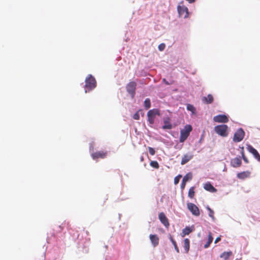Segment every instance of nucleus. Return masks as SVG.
Here are the masks:
<instances>
[{
    "label": "nucleus",
    "mask_w": 260,
    "mask_h": 260,
    "mask_svg": "<svg viewBox=\"0 0 260 260\" xmlns=\"http://www.w3.org/2000/svg\"><path fill=\"white\" fill-rule=\"evenodd\" d=\"M228 128L226 125L222 124L216 126L214 127V131L218 135L222 137H226L228 135Z\"/></svg>",
    "instance_id": "nucleus-4"
},
{
    "label": "nucleus",
    "mask_w": 260,
    "mask_h": 260,
    "mask_svg": "<svg viewBox=\"0 0 260 260\" xmlns=\"http://www.w3.org/2000/svg\"><path fill=\"white\" fill-rule=\"evenodd\" d=\"M242 158H243V159L244 161L245 162L248 163V160L247 158L245 157V156L244 155V153H243V152H242Z\"/></svg>",
    "instance_id": "nucleus-34"
},
{
    "label": "nucleus",
    "mask_w": 260,
    "mask_h": 260,
    "mask_svg": "<svg viewBox=\"0 0 260 260\" xmlns=\"http://www.w3.org/2000/svg\"><path fill=\"white\" fill-rule=\"evenodd\" d=\"M247 150L249 152L252 153L254 157L257 159L259 161H260V155L259 154L257 151L251 145H248L247 147Z\"/></svg>",
    "instance_id": "nucleus-12"
},
{
    "label": "nucleus",
    "mask_w": 260,
    "mask_h": 260,
    "mask_svg": "<svg viewBox=\"0 0 260 260\" xmlns=\"http://www.w3.org/2000/svg\"><path fill=\"white\" fill-rule=\"evenodd\" d=\"M157 115H160L159 110L157 109L150 110L147 112L148 121L150 124H152L154 123L155 118Z\"/></svg>",
    "instance_id": "nucleus-3"
},
{
    "label": "nucleus",
    "mask_w": 260,
    "mask_h": 260,
    "mask_svg": "<svg viewBox=\"0 0 260 260\" xmlns=\"http://www.w3.org/2000/svg\"><path fill=\"white\" fill-rule=\"evenodd\" d=\"M107 155V152L101 151L92 153L91 157L93 159H97L98 158H105L106 157Z\"/></svg>",
    "instance_id": "nucleus-11"
},
{
    "label": "nucleus",
    "mask_w": 260,
    "mask_h": 260,
    "mask_svg": "<svg viewBox=\"0 0 260 260\" xmlns=\"http://www.w3.org/2000/svg\"><path fill=\"white\" fill-rule=\"evenodd\" d=\"M172 244H173V245H174V246H176V245L177 244V243H176V241H173Z\"/></svg>",
    "instance_id": "nucleus-41"
},
{
    "label": "nucleus",
    "mask_w": 260,
    "mask_h": 260,
    "mask_svg": "<svg viewBox=\"0 0 260 260\" xmlns=\"http://www.w3.org/2000/svg\"><path fill=\"white\" fill-rule=\"evenodd\" d=\"M182 177L181 175H179L175 177L174 178V184H177L180 180V179Z\"/></svg>",
    "instance_id": "nucleus-30"
},
{
    "label": "nucleus",
    "mask_w": 260,
    "mask_h": 260,
    "mask_svg": "<svg viewBox=\"0 0 260 260\" xmlns=\"http://www.w3.org/2000/svg\"><path fill=\"white\" fill-rule=\"evenodd\" d=\"M137 83L134 81L129 82L126 86L127 92L131 94V97L133 99L136 93Z\"/></svg>",
    "instance_id": "nucleus-5"
},
{
    "label": "nucleus",
    "mask_w": 260,
    "mask_h": 260,
    "mask_svg": "<svg viewBox=\"0 0 260 260\" xmlns=\"http://www.w3.org/2000/svg\"><path fill=\"white\" fill-rule=\"evenodd\" d=\"M241 159L240 157L233 158L231 161L232 166L234 168L239 167L241 165Z\"/></svg>",
    "instance_id": "nucleus-14"
},
{
    "label": "nucleus",
    "mask_w": 260,
    "mask_h": 260,
    "mask_svg": "<svg viewBox=\"0 0 260 260\" xmlns=\"http://www.w3.org/2000/svg\"><path fill=\"white\" fill-rule=\"evenodd\" d=\"M204 188L211 192H216L217 191V189L209 182L204 184Z\"/></svg>",
    "instance_id": "nucleus-16"
},
{
    "label": "nucleus",
    "mask_w": 260,
    "mask_h": 260,
    "mask_svg": "<svg viewBox=\"0 0 260 260\" xmlns=\"http://www.w3.org/2000/svg\"><path fill=\"white\" fill-rule=\"evenodd\" d=\"M158 218L161 223L167 228L170 226L169 220L164 212H161L158 215Z\"/></svg>",
    "instance_id": "nucleus-10"
},
{
    "label": "nucleus",
    "mask_w": 260,
    "mask_h": 260,
    "mask_svg": "<svg viewBox=\"0 0 260 260\" xmlns=\"http://www.w3.org/2000/svg\"><path fill=\"white\" fill-rule=\"evenodd\" d=\"M184 248L186 252H188L190 247V241L187 238H186L184 240Z\"/></svg>",
    "instance_id": "nucleus-24"
},
{
    "label": "nucleus",
    "mask_w": 260,
    "mask_h": 260,
    "mask_svg": "<svg viewBox=\"0 0 260 260\" xmlns=\"http://www.w3.org/2000/svg\"><path fill=\"white\" fill-rule=\"evenodd\" d=\"M221 240V238H220V236L219 237H218L217 238H216V239L215 240V241H214V243H218L219 241H220Z\"/></svg>",
    "instance_id": "nucleus-35"
},
{
    "label": "nucleus",
    "mask_w": 260,
    "mask_h": 260,
    "mask_svg": "<svg viewBox=\"0 0 260 260\" xmlns=\"http://www.w3.org/2000/svg\"><path fill=\"white\" fill-rule=\"evenodd\" d=\"M165 47H166V45L164 43H162L161 44H160L158 48V49L160 50V51H163L165 48Z\"/></svg>",
    "instance_id": "nucleus-32"
},
{
    "label": "nucleus",
    "mask_w": 260,
    "mask_h": 260,
    "mask_svg": "<svg viewBox=\"0 0 260 260\" xmlns=\"http://www.w3.org/2000/svg\"><path fill=\"white\" fill-rule=\"evenodd\" d=\"M59 228H60V230H59V232H61V231H62V230H63V228H64V227H63V226H62V225H59Z\"/></svg>",
    "instance_id": "nucleus-39"
},
{
    "label": "nucleus",
    "mask_w": 260,
    "mask_h": 260,
    "mask_svg": "<svg viewBox=\"0 0 260 260\" xmlns=\"http://www.w3.org/2000/svg\"><path fill=\"white\" fill-rule=\"evenodd\" d=\"M193 157V155L191 154H185L182 158L181 164L182 165H185Z\"/></svg>",
    "instance_id": "nucleus-19"
},
{
    "label": "nucleus",
    "mask_w": 260,
    "mask_h": 260,
    "mask_svg": "<svg viewBox=\"0 0 260 260\" xmlns=\"http://www.w3.org/2000/svg\"><path fill=\"white\" fill-rule=\"evenodd\" d=\"M202 100L203 102L209 104H211L213 102L214 99L211 94H209L207 97H204Z\"/></svg>",
    "instance_id": "nucleus-21"
},
{
    "label": "nucleus",
    "mask_w": 260,
    "mask_h": 260,
    "mask_svg": "<svg viewBox=\"0 0 260 260\" xmlns=\"http://www.w3.org/2000/svg\"><path fill=\"white\" fill-rule=\"evenodd\" d=\"M150 241L154 247L157 246L159 244V239L157 235L150 234L149 236Z\"/></svg>",
    "instance_id": "nucleus-13"
},
{
    "label": "nucleus",
    "mask_w": 260,
    "mask_h": 260,
    "mask_svg": "<svg viewBox=\"0 0 260 260\" xmlns=\"http://www.w3.org/2000/svg\"><path fill=\"white\" fill-rule=\"evenodd\" d=\"M174 248H175L176 251H177V252L179 253V249L177 244L176 245V246H174Z\"/></svg>",
    "instance_id": "nucleus-37"
},
{
    "label": "nucleus",
    "mask_w": 260,
    "mask_h": 260,
    "mask_svg": "<svg viewBox=\"0 0 260 260\" xmlns=\"http://www.w3.org/2000/svg\"><path fill=\"white\" fill-rule=\"evenodd\" d=\"M245 135V132L241 128L238 129L235 133L233 137V141L235 142H239L241 141Z\"/></svg>",
    "instance_id": "nucleus-6"
},
{
    "label": "nucleus",
    "mask_w": 260,
    "mask_h": 260,
    "mask_svg": "<svg viewBox=\"0 0 260 260\" xmlns=\"http://www.w3.org/2000/svg\"><path fill=\"white\" fill-rule=\"evenodd\" d=\"M85 82L84 89L85 93L91 91L96 86V80L91 75H88L85 79Z\"/></svg>",
    "instance_id": "nucleus-1"
},
{
    "label": "nucleus",
    "mask_w": 260,
    "mask_h": 260,
    "mask_svg": "<svg viewBox=\"0 0 260 260\" xmlns=\"http://www.w3.org/2000/svg\"><path fill=\"white\" fill-rule=\"evenodd\" d=\"M193 227L186 226L182 230V236L184 237L185 235H189L191 232H192Z\"/></svg>",
    "instance_id": "nucleus-20"
},
{
    "label": "nucleus",
    "mask_w": 260,
    "mask_h": 260,
    "mask_svg": "<svg viewBox=\"0 0 260 260\" xmlns=\"http://www.w3.org/2000/svg\"><path fill=\"white\" fill-rule=\"evenodd\" d=\"M207 209L209 211V216L213 220H214L215 218L214 216V212L213 210H212L209 207H207Z\"/></svg>",
    "instance_id": "nucleus-28"
},
{
    "label": "nucleus",
    "mask_w": 260,
    "mask_h": 260,
    "mask_svg": "<svg viewBox=\"0 0 260 260\" xmlns=\"http://www.w3.org/2000/svg\"><path fill=\"white\" fill-rule=\"evenodd\" d=\"M194 189L195 187L194 186H192L189 188L188 192V196L189 198L192 199L194 197Z\"/></svg>",
    "instance_id": "nucleus-25"
},
{
    "label": "nucleus",
    "mask_w": 260,
    "mask_h": 260,
    "mask_svg": "<svg viewBox=\"0 0 260 260\" xmlns=\"http://www.w3.org/2000/svg\"><path fill=\"white\" fill-rule=\"evenodd\" d=\"M191 179H192V174L190 173L187 174L183 177L181 184V189H184L185 185H186V182L189 180H191Z\"/></svg>",
    "instance_id": "nucleus-15"
},
{
    "label": "nucleus",
    "mask_w": 260,
    "mask_h": 260,
    "mask_svg": "<svg viewBox=\"0 0 260 260\" xmlns=\"http://www.w3.org/2000/svg\"><path fill=\"white\" fill-rule=\"evenodd\" d=\"M150 165L155 169H158L159 167L158 163L156 161H151Z\"/></svg>",
    "instance_id": "nucleus-29"
},
{
    "label": "nucleus",
    "mask_w": 260,
    "mask_h": 260,
    "mask_svg": "<svg viewBox=\"0 0 260 260\" xmlns=\"http://www.w3.org/2000/svg\"><path fill=\"white\" fill-rule=\"evenodd\" d=\"M213 120L216 122L226 123L229 121V118L225 115L220 114L214 116Z\"/></svg>",
    "instance_id": "nucleus-9"
},
{
    "label": "nucleus",
    "mask_w": 260,
    "mask_h": 260,
    "mask_svg": "<svg viewBox=\"0 0 260 260\" xmlns=\"http://www.w3.org/2000/svg\"><path fill=\"white\" fill-rule=\"evenodd\" d=\"M133 118L135 120H139L140 119V115L138 112L134 114Z\"/></svg>",
    "instance_id": "nucleus-33"
},
{
    "label": "nucleus",
    "mask_w": 260,
    "mask_h": 260,
    "mask_svg": "<svg viewBox=\"0 0 260 260\" xmlns=\"http://www.w3.org/2000/svg\"><path fill=\"white\" fill-rule=\"evenodd\" d=\"M213 240V238L212 236V234L211 232L209 233L208 234V241L207 243L204 245V248H207L209 247L210 244L212 242Z\"/></svg>",
    "instance_id": "nucleus-23"
},
{
    "label": "nucleus",
    "mask_w": 260,
    "mask_h": 260,
    "mask_svg": "<svg viewBox=\"0 0 260 260\" xmlns=\"http://www.w3.org/2000/svg\"><path fill=\"white\" fill-rule=\"evenodd\" d=\"M164 125L162 126L164 129H170L172 128V125L170 122V119L169 117H166L164 119Z\"/></svg>",
    "instance_id": "nucleus-17"
},
{
    "label": "nucleus",
    "mask_w": 260,
    "mask_h": 260,
    "mask_svg": "<svg viewBox=\"0 0 260 260\" xmlns=\"http://www.w3.org/2000/svg\"><path fill=\"white\" fill-rule=\"evenodd\" d=\"M250 172L249 171H243L237 174V177L240 179H244L250 175Z\"/></svg>",
    "instance_id": "nucleus-18"
},
{
    "label": "nucleus",
    "mask_w": 260,
    "mask_h": 260,
    "mask_svg": "<svg viewBox=\"0 0 260 260\" xmlns=\"http://www.w3.org/2000/svg\"><path fill=\"white\" fill-rule=\"evenodd\" d=\"M177 11L180 17L186 18L188 17V8L184 6H178L177 7Z\"/></svg>",
    "instance_id": "nucleus-7"
},
{
    "label": "nucleus",
    "mask_w": 260,
    "mask_h": 260,
    "mask_svg": "<svg viewBox=\"0 0 260 260\" xmlns=\"http://www.w3.org/2000/svg\"><path fill=\"white\" fill-rule=\"evenodd\" d=\"M232 254L233 253L232 251L224 252L220 254V257L223 258L224 260H228L229 257L232 255Z\"/></svg>",
    "instance_id": "nucleus-22"
},
{
    "label": "nucleus",
    "mask_w": 260,
    "mask_h": 260,
    "mask_svg": "<svg viewBox=\"0 0 260 260\" xmlns=\"http://www.w3.org/2000/svg\"><path fill=\"white\" fill-rule=\"evenodd\" d=\"M148 149H149V152L151 155H154L155 151V150L153 148L149 147Z\"/></svg>",
    "instance_id": "nucleus-31"
},
{
    "label": "nucleus",
    "mask_w": 260,
    "mask_h": 260,
    "mask_svg": "<svg viewBox=\"0 0 260 260\" xmlns=\"http://www.w3.org/2000/svg\"><path fill=\"white\" fill-rule=\"evenodd\" d=\"M140 160L141 161H144V157L143 156H141V157H140Z\"/></svg>",
    "instance_id": "nucleus-40"
},
{
    "label": "nucleus",
    "mask_w": 260,
    "mask_h": 260,
    "mask_svg": "<svg viewBox=\"0 0 260 260\" xmlns=\"http://www.w3.org/2000/svg\"><path fill=\"white\" fill-rule=\"evenodd\" d=\"M192 128L191 125L189 124L186 125L183 129L180 131V136L179 138V142L180 143L184 142L189 136L190 133L192 131Z\"/></svg>",
    "instance_id": "nucleus-2"
},
{
    "label": "nucleus",
    "mask_w": 260,
    "mask_h": 260,
    "mask_svg": "<svg viewBox=\"0 0 260 260\" xmlns=\"http://www.w3.org/2000/svg\"><path fill=\"white\" fill-rule=\"evenodd\" d=\"M186 108L188 111L191 112L192 114H196V109L192 105L189 104H187Z\"/></svg>",
    "instance_id": "nucleus-26"
},
{
    "label": "nucleus",
    "mask_w": 260,
    "mask_h": 260,
    "mask_svg": "<svg viewBox=\"0 0 260 260\" xmlns=\"http://www.w3.org/2000/svg\"><path fill=\"white\" fill-rule=\"evenodd\" d=\"M169 239L170 240V241L172 242V243L173 242V241H174L175 240H174V239L173 238L172 236L170 235V237H169Z\"/></svg>",
    "instance_id": "nucleus-38"
},
{
    "label": "nucleus",
    "mask_w": 260,
    "mask_h": 260,
    "mask_svg": "<svg viewBox=\"0 0 260 260\" xmlns=\"http://www.w3.org/2000/svg\"><path fill=\"white\" fill-rule=\"evenodd\" d=\"M187 208L191 213L196 216L200 215V212L199 208L193 203H189L187 204Z\"/></svg>",
    "instance_id": "nucleus-8"
},
{
    "label": "nucleus",
    "mask_w": 260,
    "mask_h": 260,
    "mask_svg": "<svg viewBox=\"0 0 260 260\" xmlns=\"http://www.w3.org/2000/svg\"><path fill=\"white\" fill-rule=\"evenodd\" d=\"M144 105L146 109H148L149 108H150L151 107L150 100L148 98L145 99Z\"/></svg>",
    "instance_id": "nucleus-27"
},
{
    "label": "nucleus",
    "mask_w": 260,
    "mask_h": 260,
    "mask_svg": "<svg viewBox=\"0 0 260 260\" xmlns=\"http://www.w3.org/2000/svg\"><path fill=\"white\" fill-rule=\"evenodd\" d=\"M163 82L166 84V85H170V84L166 80L165 78H164L162 79Z\"/></svg>",
    "instance_id": "nucleus-36"
}]
</instances>
